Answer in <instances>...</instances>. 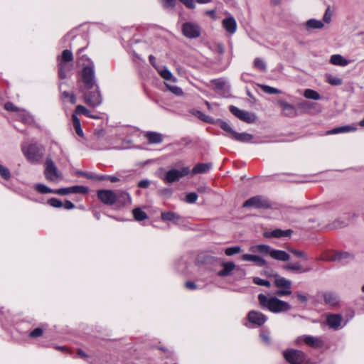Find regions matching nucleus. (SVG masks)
Listing matches in <instances>:
<instances>
[{"label": "nucleus", "mask_w": 364, "mask_h": 364, "mask_svg": "<svg viewBox=\"0 0 364 364\" xmlns=\"http://www.w3.org/2000/svg\"><path fill=\"white\" fill-rule=\"evenodd\" d=\"M247 318L250 323L257 326H262L267 321V316L266 315L255 310L248 312Z\"/></svg>", "instance_id": "nucleus-14"}, {"label": "nucleus", "mask_w": 364, "mask_h": 364, "mask_svg": "<svg viewBox=\"0 0 364 364\" xmlns=\"http://www.w3.org/2000/svg\"><path fill=\"white\" fill-rule=\"evenodd\" d=\"M291 289H279L276 291L275 294L279 296H283L287 295H290L291 294Z\"/></svg>", "instance_id": "nucleus-59"}, {"label": "nucleus", "mask_w": 364, "mask_h": 364, "mask_svg": "<svg viewBox=\"0 0 364 364\" xmlns=\"http://www.w3.org/2000/svg\"><path fill=\"white\" fill-rule=\"evenodd\" d=\"M258 301L262 309H267L274 314L286 312L291 309V306L288 302L281 300L276 296L268 298L266 295L259 294L258 295Z\"/></svg>", "instance_id": "nucleus-1"}, {"label": "nucleus", "mask_w": 364, "mask_h": 364, "mask_svg": "<svg viewBox=\"0 0 364 364\" xmlns=\"http://www.w3.org/2000/svg\"><path fill=\"white\" fill-rule=\"evenodd\" d=\"M190 173L189 167H183L181 169L172 168L168 170L164 178V181L167 183H172L178 181L182 177H184Z\"/></svg>", "instance_id": "nucleus-9"}, {"label": "nucleus", "mask_w": 364, "mask_h": 364, "mask_svg": "<svg viewBox=\"0 0 364 364\" xmlns=\"http://www.w3.org/2000/svg\"><path fill=\"white\" fill-rule=\"evenodd\" d=\"M299 109H301L303 112H306L310 110L313 107V103L308 101H302L298 104Z\"/></svg>", "instance_id": "nucleus-47"}, {"label": "nucleus", "mask_w": 364, "mask_h": 364, "mask_svg": "<svg viewBox=\"0 0 364 364\" xmlns=\"http://www.w3.org/2000/svg\"><path fill=\"white\" fill-rule=\"evenodd\" d=\"M253 282L257 284V285H259V286H264V287H271V283L269 280H266V279H262L259 277H254L253 278Z\"/></svg>", "instance_id": "nucleus-50"}, {"label": "nucleus", "mask_w": 364, "mask_h": 364, "mask_svg": "<svg viewBox=\"0 0 364 364\" xmlns=\"http://www.w3.org/2000/svg\"><path fill=\"white\" fill-rule=\"evenodd\" d=\"M95 90H81L83 92L85 102L90 107H96L102 102V97L100 90L99 85L94 87Z\"/></svg>", "instance_id": "nucleus-5"}, {"label": "nucleus", "mask_w": 364, "mask_h": 364, "mask_svg": "<svg viewBox=\"0 0 364 364\" xmlns=\"http://www.w3.org/2000/svg\"><path fill=\"white\" fill-rule=\"evenodd\" d=\"M297 299L302 304H306L308 301L307 295L303 294L301 291H297L295 294Z\"/></svg>", "instance_id": "nucleus-57"}, {"label": "nucleus", "mask_w": 364, "mask_h": 364, "mask_svg": "<svg viewBox=\"0 0 364 364\" xmlns=\"http://www.w3.org/2000/svg\"><path fill=\"white\" fill-rule=\"evenodd\" d=\"M53 193L61 196H65L69 194V188H62L59 189H55Z\"/></svg>", "instance_id": "nucleus-62"}, {"label": "nucleus", "mask_w": 364, "mask_h": 364, "mask_svg": "<svg viewBox=\"0 0 364 364\" xmlns=\"http://www.w3.org/2000/svg\"><path fill=\"white\" fill-rule=\"evenodd\" d=\"M116 197L117 198V203L121 205H127L131 203V196L127 192L118 191L116 193Z\"/></svg>", "instance_id": "nucleus-24"}, {"label": "nucleus", "mask_w": 364, "mask_h": 364, "mask_svg": "<svg viewBox=\"0 0 364 364\" xmlns=\"http://www.w3.org/2000/svg\"><path fill=\"white\" fill-rule=\"evenodd\" d=\"M133 216L136 221H143L148 218L147 214L140 208H136L132 210Z\"/></svg>", "instance_id": "nucleus-36"}, {"label": "nucleus", "mask_w": 364, "mask_h": 364, "mask_svg": "<svg viewBox=\"0 0 364 364\" xmlns=\"http://www.w3.org/2000/svg\"><path fill=\"white\" fill-rule=\"evenodd\" d=\"M222 24L223 28L228 33L230 34H233L235 33L237 30V23L233 16H229L223 19Z\"/></svg>", "instance_id": "nucleus-19"}, {"label": "nucleus", "mask_w": 364, "mask_h": 364, "mask_svg": "<svg viewBox=\"0 0 364 364\" xmlns=\"http://www.w3.org/2000/svg\"><path fill=\"white\" fill-rule=\"evenodd\" d=\"M69 188V194L70 193H80V194H87L89 192V189L86 186H74Z\"/></svg>", "instance_id": "nucleus-38"}, {"label": "nucleus", "mask_w": 364, "mask_h": 364, "mask_svg": "<svg viewBox=\"0 0 364 364\" xmlns=\"http://www.w3.org/2000/svg\"><path fill=\"white\" fill-rule=\"evenodd\" d=\"M356 130V127L350 126V125H346V126H341L338 127L333 128L326 132L327 134H338L341 133H346L350 132H354Z\"/></svg>", "instance_id": "nucleus-28"}, {"label": "nucleus", "mask_w": 364, "mask_h": 364, "mask_svg": "<svg viewBox=\"0 0 364 364\" xmlns=\"http://www.w3.org/2000/svg\"><path fill=\"white\" fill-rule=\"evenodd\" d=\"M283 356L286 361L290 364H303L306 358L305 353L293 348L284 350Z\"/></svg>", "instance_id": "nucleus-7"}, {"label": "nucleus", "mask_w": 364, "mask_h": 364, "mask_svg": "<svg viewBox=\"0 0 364 364\" xmlns=\"http://www.w3.org/2000/svg\"><path fill=\"white\" fill-rule=\"evenodd\" d=\"M326 82L334 86L341 85L343 83V80L341 78L332 76L331 75L327 76Z\"/></svg>", "instance_id": "nucleus-46"}, {"label": "nucleus", "mask_w": 364, "mask_h": 364, "mask_svg": "<svg viewBox=\"0 0 364 364\" xmlns=\"http://www.w3.org/2000/svg\"><path fill=\"white\" fill-rule=\"evenodd\" d=\"M242 259L243 261L252 262L260 267H265L267 264V262L264 259L256 255L244 254L242 255Z\"/></svg>", "instance_id": "nucleus-17"}, {"label": "nucleus", "mask_w": 364, "mask_h": 364, "mask_svg": "<svg viewBox=\"0 0 364 364\" xmlns=\"http://www.w3.org/2000/svg\"><path fill=\"white\" fill-rule=\"evenodd\" d=\"M21 151L28 162L31 164H38L43 159L45 149L41 144L37 142H32L29 144H22Z\"/></svg>", "instance_id": "nucleus-2"}, {"label": "nucleus", "mask_w": 364, "mask_h": 364, "mask_svg": "<svg viewBox=\"0 0 364 364\" xmlns=\"http://www.w3.org/2000/svg\"><path fill=\"white\" fill-rule=\"evenodd\" d=\"M342 316L339 314H331L328 316L326 323L328 326L333 329H338L341 323Z\"/></svg>", "instance_id": "nucleus-20"}, {"label": "nucleus", "mask_w": 364, "mask_h": 364, "mask_svg": "<svg viewBox=\"0 0 364 364\" xmlns=\"http://www.w3.org/2000/svg\"><path fill=\"white\" fill-rule=\"evenodd\" d=\"M283 268L286 270H289L297 273H304L311 270V267L304 268L299 262L295 264H287L284 265Z\"/></svg>", "instance_id": "nucleus-22"}, {"label": "nucleus", "mask_w": 364, "mask_h": 364, "mask_svg": "<svg viewBox=\"0 0 364 364\" xmlns=\"http://www.w3.org/2000/svg\"><path fill=\"white\" fill-rule=\"evenodd\" d=\"M355 218H357V215L355 213H346L329 224V228L331 229H340L345 228L348 226Z\"/></svg>", "instance_id": "nucleus-13"}, {"label": "nucleus", "mask_w": 364, "mask_h": 364, "mask_svg": "<svg viewBox=\"0 0 364 364\" xmlns=\"http://www.w3.org/2000/svg\"><path fill=\"white\" fill-rule=\"evenodd\" d=\"M323 298L325 303L331 306H336L339 303L337 294L331 291L325 292Z\"/></svg>", "instance_id": "nucleus-26"}, {"label": "nucleus", "mask_w": 364, "mask_h": 364, "mask_svg": "<svg viewBox=\"0 0 364 364\" xmlns=\"http://www.w3.org/2000/svg\"><path fill=\"white\" fill-rule=\"evenodd\" d=\"M242 207H252L256 209H271L272 208V203L267 198L258 195L245 200L242 204Z\"/></svg>", "instance_id": "nucleus-6"}, {"label": "nucleus", "mask_w": 364, "mask_h": 364, "mask_svg": "<svg viewBox=\"0 0 364 364\" xmlns=\"http://www.w3.org/2000/svg\"><path fill=\"white\" fill-rule=\"evenodd\" d=\"M260 337L262 341L266 344L269 346L271 344V338L268 333H261Z\"/></svg>", "instance_id": "nucleus-60"}, {"label": "nucleus", "mask_w": 364, "mask_h": 364, "mask_svg": "<svg viewBox=\"0 0 364 364\" xmlns=\"http://www.w3.org/2000/svg\"><path fill=\"white\" fill-rule=\"evenodd\" d=\"M97 198L105 205H113L117 203L116 193L112 190L101 189L97 191Z\"/></svg>", "instance_id": "nucleus-11"}, {"label": "nucleus", "mask_w": 364, "mask_h": 364, "mask_svg": "<svg viewBox=\"0 0 364 364\" xmlns=\"http://www.w3.org/2000/svg\"><path fill=\"white\" fill-rule=\"evenodd\" d=\"M223 269L218 272V276L225 277L232 274V271L236 268L233 262H223L221 264Z\"/></svg>", "instance_id": "nucleus-16"}, {"label": "nucleus", "mask_w": 364, "mask_h": 364, "mask_svg": "<svg viewBox=\"0 0 364 364\" xmlns=\"http://www.w3.org/2000/svg\"><path fill=\"white\" fill-rule=\"evenodd\" d=\"M217 124L223 131H225L227 133V136L231 139L232 138L235 131L230 127V125L228 122L219 119L217 120Z\"/></svg>", "instance_id": "nucleus-31"}, {"label": "nucleus", "mask_w": 364, "mask_h": 364, "mask_svg": "<svg viewBox=\"0 0 364 364\" xmlns=\"http://www.w3.org/2000/svg\"><path fill=\"white\" fill-rule=\"evenodd\" d=\"M306 26L308 28L321 29L323 28L324 24L321 21L311 18L306 22Z\"/></svg>", "instance_id": "nucleus-37"}, {"label": "nucleus", "mask_w": 364, "mask_h": 364, "mask_svg": "<svg viewBox=\"0 0 364 364\" xmlns=\"http://www.w3.org/2000/svg\"><path fill=\"white\" fill-rule=\"evenodd\" d=\"M182 32L188 38H196L200 36V28L196 23L186 22L182 26Z\"/></svg>", "instance_id": "nucleus-12"}, {"label": "nucleus", "mask_w": 364, "mask_h": 364, "mask_svg": "<svg viewBox=\"0 0 364 364\" xmlns=\"http://www.w3.org/2000/svg\"><path fill=\"white\" fill-rule=\"evenodd\" d=\"M168 90H170L173 94L180 96L183 95V90L181 87L174 86V85H167Z\"/></svg>", "instance_id": "nucleus-55"}, {"label": "nucleus", "mask_w": 364, "mask_h": 364, "mask_svg": "<svg viewBox=\"0 0 364 364\" xmlns=\"http://www.w3.org/2000/svg\"><path fill=\"white\" fill-rule=\"evenodd\" d=\"M160 75L164 79L167 80H171V78L173 77L172 73L168 69H164V70H161L160 73Z\"/></svg>", "instance_id": "nucleus-58"}, {"label": "nucleus", "mask_w": 364, "mask_h": 364, "mask_svg": "<svg viewBox=\"0 0 364 364\" xmlns=\"http://www.w3.org/2000/svg\"><path fill=\"white\" fill-rule=\"evenodd\" d=\"M44 175L49 181H56L61 177L60 172L51 158L48 157L46 159Z\"/></svg>", "instance_id": "nucleus-8"}, {"label": "nucleus", "mask_w": 364, "mask_h": 364, "mask_svg": "<svg viewBox=\"0 0 364 364\" xmlns=\"http://www.w3.org/2000/svg\"><path fill=\"white\" fill-rule=\"evenodd\" d=\"M330 63L334 65L344 67L348 65L349 61L344 57H343L341 55L335 54L331 56Z\"/></svg>", "instance_id": "nucleus-27"}, {"label": "nucleus", "mask_w": 364, "mask_h": 364, "mask_svg": "<svg viewBox=\"0 0 364 364\" xmlns=\"http://www.w3.org/2000/svg\"><path fill=\"white\" fill-rule=\"evenodd\" d=\"M274 284L277 288L291 289V282L284 277H276L274 279Z\"/></svg>", "instance_id": "nucleus-33"}, {"label": "nucleus", "mask_w": 364, "mask_h": 364, "mask_svg": "<svg viewBox=\"0 0 364 364\" xmlns=\"http://www.w3.org/2000/svg\"><path fill=\"white\" fill-rule=\"evenodd\" d=\"M278 103L284 111L285 116L289 117H294L297 116V111L294 105L284 100H279Z\"/></svg>", "instance_id": "nucleus-18"}, {"label": "nucleus", "mask_w": 364, "mask_h": 364, "mask_svg": "<svg viewBox=\"0 0 364 364\" xmlns=\"http://www.w3.org/2000/svg\"><path fill=\"white\" fill-rule=\"evenodd\" d=\"M161 218L163 221H172L176 224H178L181 220L180 215L172 211L161 213Z\"/></svg>", "instance_id": "nucleus-21"}, {"label": "nucleus", "mask_w": 364, "mask_h": 364, "mask_svg": "<svg viewBox=\"0 0 364 364\" xmlns=\"http://www.w3.org/2000/svg\"><path fill=\"white\" fill-rule=\"evenodd\" d=\"M254 139V136L251 134H248L246 132L238 133L235 132L232 139L242 142V143H248L251 142Z\"/></svg>", "instance_id": "nucleus-23"}, {"label": "nucleus", "mask_w": 364, "mask_h": 364, "mask_svg": "<svg viewBox=\"0 0 364 364\" xmlns=\"http://www.w3.org/2000/svg\"><path fill=\"white\" fill-rule=\"evenodd\" d=\"M47 203L49 205L57 208H60L63 206V203L60 200L55 198L48 199Z\"/></svg>", "instance_id": "nucleus-48"}, {"label": "nucleus", "mask_w": 364, "mask_h": 364, "mask_svg": "<svg viewBox=\"0 0 364 364\" xmlns=\"http://www.w3.org/2000/svg\"><path fill=\"white\" fill-rule=\"evenodd\" d=\"M145 136L149 144H160L163 141L162 134L156 132H148Z\"/></svg>", "instance_id": "nucleus-25"}, {"label": "nucleus", "mask_w": 364, "mask_h": 364, "mask_svg": "<svg viewBox=\"0 0 364 364\" xmlns=\"http://www.w3.org/2000/svg\"><path fill=\"white\" fill-rule=\"evenodd\" d=\"M289 252L294 254L296 257L302 258L304 260L306 261L309 259L306 254L304 251L298 250L296 249H289Z\"/></svg>", "instance_id": "nucleus-51"}, {"label": "nucleus", "mask_w": 364, "mask_h": 364, "mask_svg": "<svg viewBox=\"0 0 364 364\" xmlns=\"http://www.w3.org/2000/svg\"><path fill=\"white\" fill-rule=\"evenodd\" d=\"M150 185V181L147 179H144L138 183V186L141 188H147Z\"/></svg>", "instance_id": "nucleus-64"}, {"label": "nucleus", "mask_w": 364, "mask_h": 364, "mask_svg": "<svg viewBox=\"0 0 364 364\" xmlns=\"http://www.w3.org/2000/svg\"><path fill=\"white\" fill-rule=\"evenodd\" d=\"M229 110L234 116L246 123L252 124L256 121L257 117L255 113L242 110L234 105H230Z\"/></svg>", "instance_id": "nucleus-10"}, {"label": "nucleus", "mask_w": 364, "mask_h": 364, "mask_svg": "<svg viewBox=\"0 0 364 364\" xmlns=\"http://www.w3.org/2000/svg\"><path fill=\"white\" fill-rule=\"evenodd\" d=\"M293 230H282L281 229H276L272 231H267L264 232V237L267 238L274 237V238H282V237H289L291 236Z\"/></svg>", "instance_id": "nucleus-15"}, {"label": "nucleus", "mask_w": 364, "mask_h": 364, "mask_svg": "<svg viewBox=\"0 0 364 364\" xmlns=\"http://www.w3.org/2000/svg\"><path fill=\"white\" fill-rule=\"evenodd\" d=\"M198 198V195L194 192H191L186 196V202L188 203H194Z\"/></svg>", "instance_id": "nucleus-53"}, {"label": "nucleus", "mask_w": 364, "mask_h": 364, "mask_svg": "<svg viewBox=\"0 0 364 364\" xmlns=\"http://www.w3.org/2000/svg\"><path fill=\"white\" fill-rule=\"evenodd\" d=\"M35 190L41 194L53 193L54 189H51L42 183L35 185Z\"/></svg>", "instance_id": "nucleus-42"}, {"label": "nucleus", "mask_w": 364, "mask_h": 364, "mask_svg": "<svg viewBox=\"0 0 364 364\" xmlns=\"http://www.w3.org/2000/svg\"><path fill=\"white\" fill-rule=\"evenodd\" d=\"M338 262L346 263L349 260H352L353 257L347 252H337V257Z\"/></svg>", "instance_id": "nucleus-39"}, {"label": "nucleus", "mask_w": 364, "mask_h": 364, "mask_svg": "<svg viewBox=\"0 0 364 364\" xmlns=\"http://www.w3.org/2000/svg\"><path fill=\"white\" fill-rule=\"evenodd\" d=\"M259 87H261L263 92L269 95L282 93V91L280 90L270 87L269 85H259Z\"/></svg>", "instance_id": "nucleus-44"}, {"label": "nucleus", "mask_w": 364, "mask_h": 364, "mask_svg": "<svg viewBox=\"0 0 364 364\" xmlns=\"http://www.w3.org/2000/svg\"><path fill=\"white\" fill-rule=\"evenodd\" d=\"M89 64L83 66L80 73V80L82 83V86L80 87L81 90H92L95 86L98 85L97 84L95 73V65L92 61L87 59Z\"/></svg>", "instance_id": "nucleus-4"}, {"label": "nucleus", "mask_w": 364, "mask_h": 364, "mask_svg": "<svg viewBox=\"0 0 364 364\" xmlns=\"http://www.w3.org/2000/svg\"><path fill=\"white\" fill-rule=\"evenodd\" d=\"M43 331L41 328H36L32 331L30 332L29 336L31 338H38L43 335Z\"/></svg>", "instance_id": "nucleus-56"}, {"label": "nucleus", "mask_w": 364, "mask_h": 364, "mask_svg": "<svg viewBox=\"0 0 364 364\" xmlns=\"http://www.w3.org/2000/svg\"><path fill=\"white\" fill-rule=\"evenodd\" d=\"M212 167L211 163H199L197 164L192 169L193 174L207 173Z\"/></svg>", "instance_id": "nucleus-29"}, {"label": "nucleus", "mask_w": 364, "mask_h": 364, "mask_svg": "<svg viewBox=\"0 0 364 364\" xmlns=\"http://www.w3.org/2000/svg\"><path fill=\"white\" fill-rule=\"evenodd\" d=\"M91 179L94 180V181H107L108 175H97V174L92 173Z\"/></svg>", "instance_id": "nucleus-61"}, {"label": "nucleus", "mask_w": 364, "mask_h": 364, "mask_svg": "<svg viewBox=\"0 0 364 364\" xmlns=\"http://www.w3.org/2000/svg\"><path fill=\"white\" fill-rule=\"evenodd\" d=\"M304 341L306 345L314 348L322 346V341L321 339L311 336H306L304 338Z\"/></svg>", "instance_id": "nucleus-30"}, {"label": "nucleus", "mask_w": 364, "mask_h": 364, "mask_svg": "<svg viewBox=\"0 0 364 364\" xmlns=\"http://www.w3.org/2000/svg\"><path fill=\"white\" fill-rule=\"evenodd\" d=\"M254 67L262 70V71H266L267 66L265 62L262 60L261 58H256L254 60Z\"/></svg>", "instance_id": "nucleus-45"}, {"label": "nucleus", "mask_w": 364, "mask_h": 364, "mask_svg": "<svg viewBox=\"0 0 364 364\" xmlns=\"http://www.w3.org/2000/svg\"><path fill=\"white\" fill-rule=\"evenodd\" d=\"M331 17L332 12L331 11L330 6H328L323 16V21L326 23H329L331 21Z\"/></svg>", "instance_id": "nucleus-54"}, {"label": "nucleus", "mask_w": 364, "mask_h": 364, "mask_svg": "<svg viewBox=\"0 0 364 364\" xmlns=\"http://www.w3.org/2000/svg\"><path fill=\"white\" fill-rule=\"evenodd\" d=\"M240 252H241V248L239 246L228 247L225 250V253L227 256H232L235 254H238Z\"/></svg>", "instance_id": "nucleus-49"}, {"label": "nucleus", "mask_w": 364, "mask_h": 364, "mask_svg": "<svg viewBox=\"0 0 364 364\" xmlns=\"http://www.w3.org/2000/svg\"><path fill=\"white\" fill-rule=\"evenodd\" d=\"M75 115H77V114H83L87 117H90V118H92V119H97L98 117H95L94 115H92L91 113H90V111L87 109L85 107H84L83 105H77L76 107H75V109L74 111V113Z\"/></svg>", "instance_id": "nucleus-34"}, {"label": "nucleus", "mask_w": 364, "mask_h": 364, "mask_svg": "<svg viewBox=\"0 0 364 364\" xmlns=\"http://www.w3.org/2000/svg\"><path fill=\"white\" fill-rule=\"evenodd\" d=\"M0 175L5 180H9L11 178V173L9 170L0 164Z\"/></svg>", "instance_id": "nucleus-52"}, {"label": "nucleus", "mask_w": 364, "mask_h": 364, "mask_svg": "<svg viewBox=\"0 0 364 364\" xmlns=\"http://www.w3.org/2000/svg\"><path fill=\"white\" fill-rule=\"evenodd\" d=\"M304 96L307 99L318 100L321 99L320 94L311 89H306L304 91Z\"/></svg>", "instance_id": "nucleus-41"}, {"label": "nucleus", "mask_w": 364, "mask_h": 364, "mask_svg": "<svg viewBox=\"0 0 364 364\" xmlns=\"http://www.w3.org/2000/svg\"><path fill=\"white\" fill-rule=\"evenodd\" d=\"M73 61V55L71 50H64L62 52L60 57L58 58V62L61 63H70Z\"/></svg>", "instance_id": "nucleus-35"}, {"label": "nucleus", "mask_w": 364, "mask_h": 364, "mask_svg": "<svg viewBox=\"0 0 364 364\" xmlns=\"http://www.w3.org/2000/svg\"><path fill=\"white\" fill-rule=\"evenodd\" d=\"M249 250L253 253L269 255L272 259L278 261L287 262L290 259V256L287 252L284 250L273 249L267 245H257L251 246Z\"/></svg>", "instance_id": "nucleus-3"}, {"label": "nucleus", "mask_w": 364, "mask_h": 364, "mask_svg": "<svg viewBox=\"0 0 364 364\" xmlns=\"http://www.w3.org/2000/svg\"><path fill=\"white\" fill-rule=\"evenodd\" d=\"M58 76L61 80L67 77V73L71 70V66H69L67 63L58 62Z\"/></svg>", "instance_id": "nucleus-32"}, {"label": "nucleus", "mask_w": 364, "mask_h": 364, "mask_svg": "<svg viewBox=\"0 0 364 364\" xmlns=\"http://www.w3.org/2000/svg\"><path fill=\"white\" fill-rule=\"evenodd\" d=\"M193 114H194L196 117H198L199 119H200L203 122H208V123H213V119L208 115H205L203 112L199 110H194L193 112Z\"/></svg>", "instance_id": "nucleus-40"}, {"label": "nucleus", "mask_w": 364, "mask_h": 364, "mask_svg": "<svg viewBox=\"0 0 364 364\" xmlns=\"http://www.w3.org/2000/svg\"><path fill=\"white\" fill-rule=\"evenodd\" d=\"M4 108L7 111L11 112H17L18 110V108L16 107L12 102H6L4 105Z\"/></svg>", "instance_id": "nucleus-63"}, {"label": "nucleus", "mask_w": 364, "mask_h": 364, "mask_svg": "<svg viewBox=\"0 0 364 364\" xmlns=\"http://www.w3.org/2000/svg\"><path fill=\"white\" fill-rule=\"evenodd\" d=\"M163 8L166 10H172L175 8L176 0H159Z\"/></svg>", "instance_id": "nucleus-43"}]
</instances>
